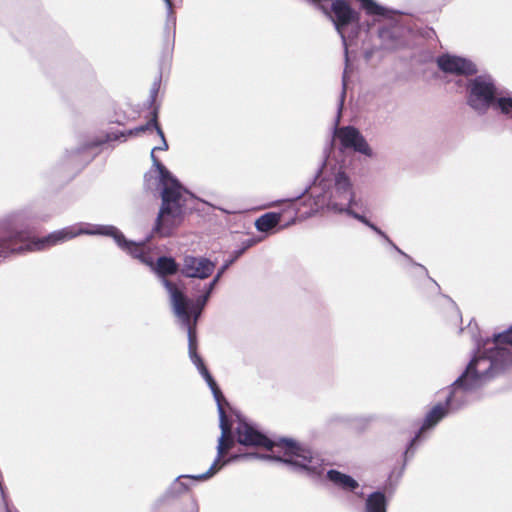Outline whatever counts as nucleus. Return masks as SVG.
Here are the masks:
<instances>
[{"mask_svg":"<svg viewBox=\"0 0 512 512\" xmlns=\"http://www.w3.org/2000/svg\"><path fill=\"white\" fill-rule=\"evenodd\" d=\"M220 429L221 435L218 439L217 456L210 468L202 474L178 476L167 489L165 497H178L189 490L188 484L183 482L182 479H192L197 481L207 480L214 476L226 464L239 458L279 461L287 465L291 470L305 474L311 478H317L324 472V461L319 455L314 454L310 449L288 439H281L277 444L282 446L284 450L282 456L248 453L243 455H233L229 459L223 460V455L226 451L232 448L234 442L231 438V428H224L223 425H220Z\"/></svg>","mask_w":512,"mask_h":512,"instance_id":"1","label":"nucleus"},{"mask_svg":"<svg viewBox=\"0 0 512 512\" xmlns=\"http://www.w3.org/2000/svg\"><path fill=\"white\" fill-rule=\"evenodd\" d=\"M307 192H309V198L305 199L303 204L308 206L309 209L303 212L305 218L311 217L324 209L333 213H345L368 226L380 235L393 249L409 258L380 228L370 222L365 216L352 209L355 194L352 183L345 172L337 170L327 174L321 170L312 186L306 188L301 194L282 202H295Z\"/></svg>","mask_w":512,"mask_h":512,"instance_id":"2","label":"nucleus"},{"mask_svg":"<svg viewBox=\"0 0 512 512\" xmlns=\"http://www.w3.org/2000/svg\"><path fill=\"white\" fill-rule=\"evenodd\" d=\"M500 356L502 357L501 360L495 358L493 360L481 359L473 356L466 369L446 389L444 404L435 405L427 413L419 432L410 441L405 451L406 458L409 453H413V447L424 432L432 429L448 413H454L466 406L472 400L474 392L495 376L493 370L500 367L501 361L508 359L505 352H501Z\"/></svg>","mask_w":512,"mask_h":512,"instance_id":"3","label":"nucleus"},{"mask_svg":"<svg viewBox=\"0 0 512 512\" xmlns=\"http://www.w3.org/2000/svg\"><path fill=\"white\" fill-rule=\"evenodd\" d=\"M82 234L101 235L113 238L119 248L126 251L134 258L139 259L142 263L152 267V269L161 277V282L166 288L170 298L171 292L165 282H169L175 290L179 291L184 296L182 287H179L177 283H173L166 279L167 275H172L178 270V265L175 260L171 257H159L156 265H154L152 258L145 253V246L143 243L128 241L124 234L113 225L80 223L68 226L50 233L46 237H43L42 240L34 242L31 248L44 250L60 243H64Z\"/></svg>","mask_w":512,"mask_h":512,"instance_id":"4","label":"nucleus"},{"mask_svg":"<svg viewBox=\"0 0 512 512\" xmlns=\"http://www.w3.org/2000/svg\"><path fill=\"white\" fill-rule=\"evenodd\" d=\"M153 166L159 174L162 204L156 218L154 231L162 237L169 236L181 224L185 214L193 209L195 199L170 171L156 158L151 150Z\"/></svg>","mask_w":512,"mask_h":512,"instance_id":"5","label":"nucleus"},{"mask_svg":"<svg viewBox=\"0 0 512 512\" xmlns=\"http://www.w3.org/2000/svg\"><path fill=\"white\" fill-rule=\"evenodd\" d=\"M166 286L169 288L171 292V306L175 316L181 322V325L187 331L188 342H189V357L193 364L198 369L199 373L205 379L207 385L209 386L213 397L217 403V409L219 414V426L223 425L224 428H231V425L228 423L227 416L222 405V401H225L224 396L219 389L217 383L209 373L206 368L202 358L196 352V332L193 330L190 321H189V313L187 311V300L185 297L177 290L169 282H165Z\"/></svg>","mask_w":512,"mask_h":512,"instance_id":"6","label":"nucleus"},{"mask_svg":"<svg viewBox=\"0 0 512 512\" xmlns=\"http://www.w3.org/2000/svg\"><path fill=\"white\" fill-rule=\"evenodd\" d=\"M29 222L30 216L24 211L13 213L3 221L2 225L6 236L0 239V258H6L10 254L24 250L37 251L32 249L31 246L34 242L43 238H29Z\"/></svg>","mask_w":512,"mask_h":512,"instance_id":"7","label":"nucleus"},{"mask_svg":"<svg viewBox=\"0 0 512 512\" xmlns=\"http://www.w3.org/2000/svg\"><path fill=\"white\" fill-rule=\"evenodd\" d=\"M494 79L488 74L470 78L466 83V103L478 115H484L498 94Z\"/></svg>","mask_w":512,"mask_h":512,"instance_id":"8","label":"nucleus"},{"mask_svg":"<svg viewBox=\"0 0 512 512\" xmlns=\"http://www.w3.org/2000/svg\"><path fill=\"white\" fill-rule=\"evenodd\" d=\"M473 339L475 343V358L491 360L495 358L496 360H501L500 353L505 352L507 354L508 359L501 361L500 367L493 370L495 375L512 363L511 351L503 346L504 344L512 345V327L502 333L495 334L493 338L482 339L481 337H474Z\"/></svg>","mask_w":512,"mask_h":512,"instance_id":"9","label":"nucleus"},{"mask_svg":"<svg viewBox=\"0 0 512 512\" xmlns=\"http://www.w3.org/2000/svg\"><path fill=\"white\" fill-rule=\"evenodd\" d=\"M437 65L445 73L455 75H473L477 73L476 65L469 59L444 54L437 58Z\"/></svg>","mask_w":512,"mask_h":512,"instance_id":"10","label":"nucleus"},{"mask_svg":"<svg viewBox=\"0 0 512 512\" xmlns=\"http://www.w3.org/2000/svg\"><path fill=\"white\" fill-rule=\"evenodd\" d=\"M215 269V263L205 257L187 255L183 259L181 273L188 278H208Z\"/></svg>","mask_w":512,"mask_h":512,"instance_id":"11","label":"nucleus"},{"mask_svg":"<svg viewBox=\"0 0 512 512\" xmlns=\"http://www.w3.org/2000/svg\"><path fill=\"white\" fill-rule=\"evenodd\" d=\"M337 137L344 148H352L366 156H372V150L361 133L354 127L346 126L337 130Z\"/></svg>","mask_w":512,"mask_h":512,"instance_id":"12","label":"nucleus"},{"mask_svg":"<svg viewBox=\"0 0 512 512\" xmlns=\"http://www.w3.org/2000/svg\"><path fill=\"white\" fill-rule=\"evenodd\" d=\"M236 433L237 440L242 445L263 446L267 449H272L274 446V443L270 439L245 421L239 422Z\"/></svg>","mask_w":512,"mask_h":512,"instance_id":"13","label":"nucleus"},{"mask_svg":"<svg viewBox=\"0 0 512 512\" xmlns=\"http://www.w3.org/2000/svg\"><path fill=\"white\" fill-rule=\"evenodd\" d=\"M153 129L156 130V132L160 136L161 142H162L161 146L154 147L155 151H157V150H162V151L167 150L168 149V144L166 142V139H165V136H164V133H163L162 129L160 128V126L157 123L156 116L154 118H152L150 121H148L145 125H141V126L136 127L134 129H130V130L125 131V132H121L119 135H115L113 138L108 136V140H116V139H119V138L126 139L127 136H136V135H139L142 132H145V131H148V130H153Z\"/></svg>","mask_w":512,"mask_h":512,"instance_id":"14","label":"nucleus"},{"mask_svg":"<svg viewBox=\"0 0 512 512\" xmlns=\"http://www.w3.org/2000/svg\"><path fill=\"white\" fill-rule=\"evenodd\" d=\"M327 478L337 487L345 491H354L359 487L358 482L351 476L331 469L327 472Z\"/></svg>","mask_w":512,"mask_h":512,"instance_id":"15","label":"nucleus"},{"mask_svg":"<svg viewBox=\"0 0 512 512\" xmlns=\"http://www.w3.org/2000/svg\"><path fill=\"white\" fill-rule=\"evenodd\" d=\"M491 108L506 118L512 119V93L498 92Z\"/></svg>","mask_w":512,"mask_h":512,"instance_id":"16","label":"nucleus"},{"mask_svg":"<svg viewBox=\"0 0 512 512\" xmlns=\"http://www.w3.org/2000/svg\"><path fill=\"white\" fill-rule=\"evenodd\" d=\"M378 34L385 49L393 50L401 45L399 29L397 27H383L379 30Z\"/></svg>","mask_w":512,"mask_h":512,"instance_id":"17","label":"nucleus"},{"mask_svg":"<svg viewBox=\"0 0 512 512\" xmlns=\"http://www.w3.org/2000/svg\"><path fill=\"white\" fill-rule=\"evenodd\" d=\"M365 512H387V500L384 493H371L366 499Z\"/></svg>","mask_w":512,"mask_h":512,"instance_id":"18","label":"nucleus"},{"mask_svg":"<svg viewBox=\"0 0 512 512\" xmlns=\"http://www.w3.org/2000/svg\"><path fill=\"white\" fill-rule=\"evenodd\" d=\"M281 215L279 213L269 212L262 216H260L256 222L255 226L260 232H268L272 228H274L280 222Z\"/></svg>","mask_w":512,"mask_h":512,"instance_id":"19","label":"nucleus"},{"mask_svg":"<svg viewBox=\"0 0 512 512\" xmlns=\"http://www.w3.org/2000/svg\"><path fill=\"white\" fill-rule=\"evenodd\" d=\"M363 10L368 15L386 16L388 9L379 5L374 0H358Z\"/></svg>","mask_w":512,"mask_h":512,"instance_id":"20","label":"nucleus"},{"mask_svg":"<svg viewBox=\"0 0 512 512\" xmlns=\"http://www.w3.org/2000/svg\"><path fill=\"white\" fill-rule=\"evenodd\" d=\"M184 297L187 300V311L189 313V321H190V324H191L193 330L195 331V325L197 323L198 318L200 317V315L202 313L203 308L193 304V302L190 301L185 295H184Z\"/></svg>","mask_w":512,"mask_h":512,"instance_id":"21","label":"nucleus"},{"mask_svg":"<svg viewBox=\"0 0 512 512\" xmlns=\"http://www.w3.org/2000/svg\"><path fill=\"white\" fill-rule=\"evenodd\" d=\"M233 263V260H228L226 261L221 267L220 269L218 270L217 274L214 276L213 280L207 284L206 286L209 287V290H214L215 286L217 285V283L219 282V280L221 279L222 275L224 274V272L228 269V267Z\"/></svg>","mask_w":512,"mask_h":512,"instance_id":"22","label":"nucleus"},{"mask_svg":"<svg viewBox=\"0 0 512 512\" xmlns=\"http://www.w3.org/2000/svg\"><path fill=\"white\" fill-rule=\"evenodd\" d=\"M345 94H346V71H344V74H343V89H342L339 104H338V112H337V118H336V124H335L336 126L338 125L339 119L341 116V111H342V107H343V103H344Z\"/></svg>","mask_w":512,"mask_h":512,"instance_id":"23","label":"nucleus"},{"mask_svg":"<svg viewBox=\"0 0 512 512\" xmlns=\"http://www.w3.org/2000/svg\"><path fill=\"white\" fill-rule=\"evenodd\" d=\"M213 292V290H209V287L208 286H205V291H204V294L199 296L196 301H195V305L201 307V308H204L206 303L208 302L209 298H210V295L211 293Z\"/></svg>","mask_w":512,"mask_h":512,"instance_id":"24","label":"nucleus"},{"mask_svg":"<svg viewBox=\"0 0 512 512\" xmlns=\"http://www.w3.org/2000/svg\"><path fill=\"white\" fill-rule=\"evenodd\" d=\"M163 1H164V2H165V4H166V8H167V13H168V15H169V16H170V15H172V13H173V9H172V2H171V0H163Z\"/></svg>","mask_w":512,"mask_h":512,"instance_id":"25","label":"nucleus"},{"mask_svg":"<svg viewBox=\"0 0 512 512\" xmlns=\"http://www.w3.org/2000/svg\"><path fill=\"white\" fill-rule=\"evenodd\" d=\"M244 249L235 252V256L231 259L233 262L243 253Z\"/></svg>","mask_w":512,"mask_h":512,"instance_id":"26","label":"nucleus"},{"mask_svg":"<svg viewBox=\"0 0 512 512\" xmlns=\"http://www.w3.org/2000/svg\"><path fill=\"white\" fill-rule=\"evenodd\" d=\"M416 266L425 274H427V270L424 266L420 265V264H416Z\"/></svg>","mask_w":512,"mask_h":512,"instance_id":"27","label":"nucleus"},{"mask_svg":"<svg viewBox=\"0 0 512 512\" xmlns=\"http://www.w3.org/2000/svg\"><path fill=\"white\" fill-rule=\"evenodd\" d=\"M193 512H198V507H197V505H196V504L194 505Z\"/></svg>","mask_w":512,"mask_h":512,"instance_id":"28","label":"nucleus"},{"mask_svg":"<svg viewBox=\"0 0 512 512\" xmlns=\"http://www.w3.org/2000/svg\"><path fill=\"white\" fill-rule=\"evenodd\" d=\"M472 329H473V327H472V324L470 323L469 324V330H472Z\"/></svg>","mask_w":512,"mask_h":512,"instance_id":"29","label":"nucleus"}]
</instances>
